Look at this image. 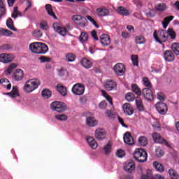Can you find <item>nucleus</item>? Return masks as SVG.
<instances>
[{
    "label": "nucleus",
    "mask_w": 179,
    "mask_h": 179,
    "mask_svg": "<svg viewBox=\"0 0 179 179\" xmlns=\"http://www.w3.org/2000/svg\"><path fill=\"white\" fill-rule=\"evenodd\" d=\"M138 143L141 146H146V145L148 143V138H146L145 136H140L138 138Z\"/></svg>",
    "instance_id": "obj_46"
},
{
    "label": "nucleus",
    "mask_w": 179,
    "mask_h": 179,
    "mask_svg": "<svg viewBox=\"0 0 179 179\" xmlns=\"http://www.w3.org/2000/svg\"><path fill=\"white\" fill-rule=\"evenodd\" d=\"M155 108L157 111H158L159 114L161 115H164L167 114V111H169V108L167 105L163 102H158L155 105Z\"/></svg>",
    "instance_id": "obj_8"
},
{
    "label": "nucleus",
    "mask_w": 179,
    "mask_h": 179,
    "mask_svg": "<svg viewBox=\"0 0 179 179\" xmlns=\"http://www.w3.org/2000/svg\"><path fill=\"white\" fill-rule=\"evenodd\" d=\"M166 9H167L166 3H161L156 6V10H158V12H164Z\"/></svg>",
    "instance_id": "obj_43"
},
{
    "label": "nucleus",
    "mask_w": 179,
    "mask_h": 179,
    "mask_svg": "<svg viewBox=\"0 0 179 179\" xmlns=\"http://www.w3.org/2000/svg\"><path fill=\"white\" fill-rule=\"evenodd\" d=\"M48 52V46L42 42H39L38 47V54H45Z\"/></svg>",
    "instance_id": "obj_21"
},
{
    "label": "nucleus",
    "mask_w": 179,
    "mask_h": 179,
    "mask_svg": "<svg viewBox=\"0 0 179 179\" xmlns=\"http://www.w3.org/2000/svg\"><path fill=\"white\" fill-rule=\"evenodd\" d=\"M145 15L148 17H155L156 16V10L148 9L145 11Z\"/></svg>",
    "instance_id": "obj_48"
},
{
    "label": "nucleus",
    "mask_w": 179,
    "mask_h": 179,
    "mask_svg": "<svg viewBox=\"0 0 179 179\" xmlns=\"http://www.w3.org/2000/svg\"><path fill=\"white\" fill-rule=\"evenodd\" d=\"M145 43H146V40H145V37L141 35L136 36V44H145Z\"/></svg>",
    "instance_id": "obj_49"
},
{
    "label": "nucleus",
    "mask_w": 179,
    "mask_h": 179,
    "mask_svg": "<svg viewBox=\"0 0 179 179\" xmlns=\"http://www.w3.org/2000/svg\"><path fill=\"white\" fill-rule=\"evenodd\" d=\"M117 157H124L125 156V152L122 150H119L116 152Z\"/></svg>",
    "instance_id": "obj_62"
},
{
    "label": "nucleus",
    "mask_w": 179,
    "mask_h": 179,
    "mask_svg": "<svg viewBox=\"0 0 179 179\" xmlns=\"http://www.w3.org/2000/svg\"><path fill=\"white\" fill-rule=\"evenodd\" d=\"M76 59V55L72 52L66 54L65 61L66 62H73Z\"/></svg>",
    "instance_id": "obj_30"
},
{
    "label": "nucleus",
    "mask_w": 179,
    "mask_h": 179,
    "mask_svg": "<svg viewBox=\"0 0 179 179\" xmlns=\"http://www.w3.org/2000/svg\"><path fill=\"white\" fill-rule=\"evenodd\" d=\"M38 86H40V80L37 78L30 79L25 83L24 91L25 93H31V92H34Z\"/></svg>",
    "instance_id": "obj_2"
},
{
    "label": "nucleus",
    "mask_w": 179,
    "mask_h": 179,
    "mask_svg": "<svg viewBox=\"0 0 179 179\" xmlns=\"http://www.w3.org/2000/svg\"><path fill=\"white\" fill-rule=\"evenodd\" d=\"M124 170L127 171V173H132V171H135V162L130 161L127 162L124 165Z\"/></svg>",
    "instance_id": "obj_15"
},
{
    "label": "nucleus",
    "mask_w": 179,
    "mask_h": 179,
    "mask_svg": "<svg viewBox=\"0 0 179 179\" xmlns=\"http://www.w3.org/2000/svg\"><path fill=\"white\" fill-rule=\"evenodd\" d=\"M17 9H18L17 7L14 8L13 13L11 15V17H13V19H16L17 16H21L20 13H19V10Z\"/></svg>",
    "instance_id": "obj_55"
},
{
    "label": "nucleus",
    "mask_w": 179,
    "mask_h": 179,
    "mask_svg": "<svg viewBox=\"0 0 179 179\" xmlns=\"http://www.w3.org/2000/svg\"><path fill=\"white\" fill-rule=\"evenodd\" d=\"M134 157L138 163H145L148 160V153L143 149L138 148L134 152Z\"/></svg>",
    "instance_id": "obj_3"
},
{
    "label": "nucleus",
    "mask_w": 179,
    "mask_h": 179,
    "mask_svg": "<svg viewBox=\"0 0 179 179\" xmlns=\"http://www.w3.org/2000/svg\"><path fill=\"white\" fill-rule=\"evenodd\" d=\"M96 12L98 17H106L107 16H111L110 10L106 7L96 8Z\"/></svg>",
    "instance_id": "obj_10"
},
{
    "label": "nucleus",
    "mask_w": 179,
    "mask_h": 179,
    "mask_svg": "<svg viewBox=\"0 0 179 179\" xmlns=\"http://www.w3.org/2000/svg\"><path fill=\"white\" fill-rule=\"evenodd\" d=\"M80 64L82 66L85 68L86 69H89L93 66V63H92L88 59L83 58L82 59Z\"/></svg>",
    "instance_id": "obj_25"
},
{
    "label": "nucleus",
    "mask_w": 179,
    "mask_h": 179,
    "mask_svg": "<svg viewBox=\"0 0 179 179\" xmlns=\"http://www.w3.org/2000/svg\"><path fill=\"white\" fill-rule=\"evenodd\" d=\"M143 95L145 97V100L148 101H153L155 96H153V92L150 88H144L143 89Z\"/></svg>",
    "instance_id": "obj_11"
},
{
    "label": "nucleus",
    "mask_w": 179,
    "mask_h": 179,
    "mask_svg": "<svg viewBox=\"0 0 179 179\" xmlns=\"http://www.w3.org/2000/svg\"><path fill=\"white\" fill-rule=\"evenodd\" d=\"M24 76V73L22 71V69H17L13 73V80H17V82H19L23 79Z\"/></svg>",
    "instance_id": "obj_16"
},
{
    "label": "nucleus",
    "mask_w": 179,
    "mask_h": 179,
    "mask_svg": "<svg viewBox=\"0 0 179 179\" xmlns=\"http://www.w3.org/2000/svg\"><path fill=\"white\" fill-rule=\"evenodd\" d=\"M87 40H89V34L86 32H81L79 36V41L83 44V43H86Z\"/></svg>",
    "instance_id": "obj_37"
},
{
    "label": "nucleus",
    "mask_w": 179,
    "mask_h": 179,
    "mask_svg": "<svg viewBox=\"0 0 179 179\" xmlns=\"http://www.w3.org/2000/svg\"><path fill=\"white\" fill-rule=\"evenodd\" d=\"M72 92L76 96H82L85 93V85L80 83L75 84L72 87Z\"/></svg>",
    "instance_id": "obj_5"
},
{
    "label": "nucleus",
    "mask_w": 179,
    "mask_h": 179,
    "mask_svg": "<svg viewBox=\"0 0 179 179\" xmlns=\"http://www.w3.org/2000/svg\"><path fill=\"white\" fill-rule=\"evenodd\" d=\"M95 138L98 141H103L106 138V131L103 129H96L95 131Z\"/></svg>",
    "instance_id": "obj_19"
},
{
    "label": "nucleus",
    "mask_w": 179,
    "mask_h": 179,
    "mask_svg": "<svg viewBox=\"0 0 179 179\" xmlns=\"http://www.w3.org/2000/svg\"><path fill=\"white\" fill-rule=\"evenodd\" d=\"M143 82L144 86H145L146 87L149 88L152 87V85L150 84V81H149V79H148V78H143Z\"/></svg>",
    "instance_id": "obj_60"
},
{
    "label": "nucleus",
    "mask_w": 179,
    "mask_h": 179,
    "mask_svg": "<svg viewBox=\"0 0 179 179\" xmlns=\"http://www.w3.org/2000/svg\"><path fill=\"white\" fill-rule=\"evenodd\" d=\"M13 61V55L8 53H3L0 55V62L3 64H9Z\"/></svg>",
    "instance_id": "obj_12"
},
{
    "label": "nucleus",
    "mask_w": 179,
    "mask_h": 179,
    "mask_svg": "<svg viewBox=\"0 0 179 179\" xmlns=\"http://www.w3.org/2000/svg\"><path fill=\"white\" fill-rule=\"evenodd\" d=\"M11 49L12 46L10 45L5 44L1 46V50H3V51H9Z\"/></svg>",
    "instance_id": "obj_61"
},
{
    "label": "nucleus",
    "mask_w": 179,
    "mask_h": 179,
    "mask_svg": "<svg viewBox=\"0 0 179 179\" xmlns=\"http://www.w3.org/2000/svg\"><path fill=\"white\" fill-rule=\"evenodd\" d=\"M86 122L88 127H96L97 124V120L93 117H87Z\"/></svg>",
    "instance_id": "obj_36"
},
{
    "label": "nucleus",
    "mask_w": 179,
    "mask_h": 179,
    "mask_svg": "<svg viewBox=\"0 0 179 179\" xmlns=\"http://www.w3.org/2000/svg\"><path fill=\"white\" fill-rule=\"evenodd\" d=\"M123 139L124 143H127V145H134V138L132 137V136H131V134L128 132L126 133L124 135Z\"/></svg>",
    "instance_id": "obj_22"
},
{
    "label": "nucleus",
    "mask_w": 179,
    "mask_h": 179,
    "mask_svg": "<svg viewBox=\"0 0 179 179\" xmlns=\"http://www.w3.org/2000/svg\"><path fill=\"white\" fill-rule=\"evenodd\" d=\"M122 108L124 114L127 115H132L134 114V108H132L131 104L126 103L123 104Z\"/></svg>",
    "instance_id": "obj_20"
},
{
    "label": "nucleus",
    "mask_w": 179,
    "mask_h": 179,
    "mask_svg": "<svg viewBox=\"0 0 179 179\" xmlns=\"http://www.w3.org/2000/svg\"><path fill=\"white\" fill-rule=\"evenodd\" d=\"M0 83L3 87H6L7 90H10V89H12V84H10V81L7 78H1L0 80Z\"/></svg>",
    "instance_id": "obj_26"
},
{
    "label": "nucleus",
    "mask_w": 179,
    "mask_h": 179,
    "mask_svg": "<svg viewBox=\"0 0 179 179\" xmlns=\"http://www.w3.org/2000/svg\"><path fill=\"white\" fill-rule=\"evenodd\" d=\"M52 27L55 31H57V33H59V34L63 37L66 36V33H68L66 28L59 27L58 23H54Z\"/></svg>",
    "instance_id": "obj_13"
},
{
    "label": "nucleus",
    "mask_w": 179,
    "mask_h": 179,
    "mask_svg": "<svg viewBox=\"0 0 179 179\" xmlns=\"http://www.w3.org/2000/svg\"><path fill=\"white\" fill-rule=\"evenodd\" d=\"M136 107H137L138 110H139V111H143V110H144L143 104L142 103V100H141V99H137L136 100Z\"/></svg>",
    "instance_id": "obj_52"
},
{
    "label": "nucleus",
    "mask_w": 179,
    "mask_h": 179,
    "mask_svg": "<svg viewBox=\"0 0 179 179\" xmlns=\"http://www.w3.org/2000/svg\"><path fill=\"white\" fill-rule=\"evenodd\" d=\"M0 34H2L3 36H5L6 37H9L12 36L13 33L10 31L9 29H0Z\"/></svg>",
    "instance_id": "obj_45"
},
{
    "label": "nucleus",
    "mask_w": 179,
    "mask_h": 179,
    "mask_svg": "<svg viewBox=\"0 0 179 179\" xmlns=\"http://www.w3.org/2000/svg\"><path fill=\"white\" fill-rule=\"evenodd\" d=\"M42 96L43 99H50V97H51L52 96L51 91H50V90L48 89L43 90L42 91Z\"/></svg>",
    "instance_id": "obj_47"
},
{
    "label": "nucleus",
    "mask_w": 179,
    "mask_h": 179,
    "mask_svg": "<svg viewBox=\"0 0 179 179\" xmlns=\"http://www.w3.org/2000/svg\"><path fill=\"white\" fill-rule=\"evenodd\" d=\"M5 15H6V8L5 4H3V1L0 0V20L2 17H4Z\"/></svg>",
    "instance_id": "obj_31"
},
{
    "label": "nucleus",
    "mask_w": 179,
    "mask_h": 179,
    "mask_svg": "<svg viewBox=\"0 0 179 179\" xmlns=\"http://www.w3.org/2000/svg\"><path fill=\"white\" fill-rule=\"evenodd\" d=\"M155 155L157 157H162L164 155V151L162 148L158 147L155 150Z\"/></svg>",
    "instance_id": "obj_51"
},
{
    "label": "nucleus",
    "mask_w": 179,
    "mask_h": 179,
    "mask_svg": "<svg viewBox=\"0 0 179 179\" xmlns=\"http://www.w3.org/2000/svg\"><path fill=\"white\" fill-rule=\"evenodd\" d=\"M152 164L155 170H157V171H159V173H163V171H164V166H163V164H162V163L155 162Z\"/></svg>",
    "instance_id": "obj_33"
},
{
    "label": "nucleus",
    "mask_w": 179,
    "mask_h": 179,
    "mask_svg": "<svg viewBox=\"0 0 179 179\" xmlns=\"http://www.w3.org/2000/svg\"><path fill=\"white\" fill-rule=\"evenodd\" d=\"M101 92L102 93V96L109 101L110 104H113L112 99L110 98V95L106 93V91L104 90H101Z\"/></svg>",
    "instance_id": "obj_53"
},
{
    "label": "nucleus",
    "mask_w": 179,
    "mask_h": 179,
    "mask_svg": "<svg viewBox=\"0 0 179 179\" xmlns=\"http://www.w3.org/2000/svg\"><path fill=\"white\" fill-rule=\"evenodd\" d=\"M103 150L105 152V153L107 155L108 153H110V152H111V145L110 144H108L106 145L104 148H103Z\"/></svg>",
    "instance_id": "obj_63"
},
{
    "label": "nucleus",
    "mask_w": 179,
    "mask_h": 179,
    "mask_svg": "<svg viewBox=\"0 0 179 179\" xmlns=\"http://www.w3.org/2000/svg\"><path fill=\"white\" fill-rule=\"evenodd\" d=\"M50 108L53 111H57V113H64L68 107L64 102L54 101L50 104Z\"/></svg>",
    "instance_id": "obj_4"
},
{
    "label": "nucleus",
    "mask_w": 179,
    "mask_h": 179,
    "mask_svg": "<svg viewBox=\"0 0 179 179\" xmlns=\"http://www.w3.org/2000/svg\"><path fill=\"white\" fill-rule=\"evenodd\" d=\"M6 26L10 29V30H13V31H17V29L13 26V20L12 18H8L6 21Z\"/></svg>",
    "instance_id": "obj_38"
},
{
    "label": "nucleus",
    "mask_w": 179,
    "mask_h": 179,
    "mask_svg": "<svg viewBox=\"0 0 179 179\" xmlns=\"http://www.w3.org/2000/svg\"><path fill=\"white\" fill-rule=\"evenodd\" d=\"M126 100L127 101H134L135 100V96L132 93H127L126 94Z\"/></svg>",
    "instance_id": "obj_58"
},
{
    "label": "nucleus",
    "mask_w": 179,
    "mask_h": 179,
    "mask_svg": "<svg viewBox=\"0 0 179 179\" xmlns=\"http://www.w3.org/2000/svg\"><path fill=\"white\" fill-rule=\"evenodd\" d=\"M39 27L41 30H45V31H48L50 30V26L45 21H42L39 23Z\"/></svg>",
    "instance_id": "obj_42"
},
{
    "label": "nucleus",
    "mask_w": 179,
    "mask_h": 179,
    "mask_svg": "<svg viewBox=\"0 0 179 179\" xmlns=\"http://www.w3.org/2000/svg\"><path fill=\"white\" fill-rule=\"evenodd\" d=\"M32 34L34 37H36L37 38H40V37H43V32H41L40 29L34 30Z\"/></svg>",
    "instance_id": "obj_57"
},
{
    "label": "nucleus",
    "mask_w": 179,
    "mask_h": 179,
    "mask_svg": "<svg viewBox=\"0 0 179 179\" xmlns=\"http://www.w3.org/2000/svg\"><path fill=\"white\" fill-rule=\"evenodd\" d=\"M82 19H83V17H82L81 15H74L72 17V20L73 22H74V23H76V24H79L80 26H82V27H85V26H86L85 24V23H82Z\"/></svg>",
    "instance_id": "obj_27"
},
{
    "label": "nucleus",
    "mask_w": 179,
    "mask_h": 179,
    "mask_svg": "<svg viewBox=\"0 0 179 179\" xmlns=\"http://www.w3.org/2000/svg\"><path fill=\"white\" fill-rule=\"evenodd\" d=\"M173 19H174V16L173 15H171L169 17H166L164 19V21L162 22L163 28L167 29V26H169V23H170L171 20H173Z\"/></svg>",
    "instance_id": "obj_34"
},
{
    "label": "nucleus",
    "mask_w": 179,
    "mask_h": 179,
    "mask_svg": "<svg viewBox=\"0 0 179 179\" xmlns=\"http://www.w3.org/2000/svg\"><path fill=\"white\" fill-rule=\"evenodd\" d=\"M152 139L155 143H161L162 145H165V146H167L168 148H170V143L167 142L166 139L162 138L160 136V134L158 133H153L152 134Z\"/></svg>",
    "instance_id": "obj_6"
},
{
    "label": "nucleus",
    "mask_w": 179,
    "mask_h": 179,
    "mask_svg": "<svg viewBox=\"0 0 179 179\" xmlns=\"http://www.w3.org/2000/svg\"><path fill=\"white\" fill-rule=\"evenodd\" d=\"M171 48L176 55H179V43H173L171 45Z\"/></svg>",
    "instance_id": "obj_44"
},
{
    "label": "nucleus",
    "mask_w": 179,
    "mask_h": 179,
    "mask_svg": "<svg viewBox=\"0 0 179 179\" xmlns=\"http://www.w3.org/2000/svg\"><path fill=\"white\" fill-rule=\"evenodd\" d=\"M117 12L121 16H129V11L124 6L117 7Z\"/></svg>",
    "instance_id": "obj_24"
},
{
    "label": "nucleus",
    "mask_w": 179,
    "mask_h": 179,
    "mask_svg": "<svg viewBox=\"0 0 179 179\" xmlns=\"http://www.w3.org/2000/svg\"><path fill=\"white\" fill-rule=\"evenodd\" d=\"M157 99L160 101H164L166 100V96H164V93L158 92L157 94Z\"/></svg>",
    "instance_id": "obj_59"
},
{
    "label": "nucleus",
    "mask_w": 179,
    "mask_h": 179,
    "mask_svg": "<svg viewBox=\"0 0 179 179\" xmlns=\"http://www.w3.org/2000/svg\"><path fill=\"white\" fill-rule=\"evenodd\" d=\"M55 118L58 120V121H66L68 120V116L65 114H59L55 115Z\"/></svg>",
    "instance_id": "obj_50"
},
{
    "label": "nucleus",
    "mask_w": 179,
    "mask_h": 179,
    "mask_svg": "<svg viewBox=\"0 0 179 179\" xmlns=\"http://www.w3.org/2000/svg\"><path fill=\"white\" fill-rule=\"evenodd\" d=\"M99 108H101L102 110L107 108V103L106 102V101H102L99 103Z\"/></svg>",
    "instance_id": "obj_64"
},
{
    "label": "nucleus",
    "mask_w": 179,
    "mask_h": 179,
    "mask_svg": "<svg viewBox=\"0 0 179 179\" xmlns=\"http://www.w3.org/2000/svg\"><path fill=\"white\" fill-rule=\"evenodd\" d=\"M131 90L135 93L137 96H141L142 94V91H141V89L138 85L136 84L131 85Z\"/></svg>",
    "instance_id": "obj_41"
},
{
    "label": "nucleus",
    "mask_w": 179,
    "mask_h": 179,
    "mask_svg": "<svg viewBox=\"0 0 179 179\" xmlns=\"http://www.w3.org/2000/svg\"><path fill=\"white\" fill-rule=\"evenodd\" d=\"M168 173L172 179H179L178 173H177V171H176L174 169L171 168L169 169L168 171Z\"/></svg>",
    "instance_id": "obj_39"
},
{
    "label": "nucleus",
    "mask_w": 179,
    "mask_h": 179,
    "mask_svg": "<svg viewBox=\"0 0 179 179\" xmlns=\"http://www.w3.org/2000/svg\"><path fill=\"white\" fill-rule=\"evenodd\" d=\"M164 58L167 62H173L175 59L174 53L171 50H166L164 53Z\"/></svg>",
    "instance_id": "obj_17"
},
{
    "label": "nucleus",
    "mask_w": 179,
    "mask_h": 179,
    "mask_svg": "<svg viewBox=\"0 0 179 179\" xmlns=\"http://www.w3.org/2000/svg\"><path fill=\"white\" fill-rule=\"evenodd\" d=\"M141 179H164V177L160 175L153 176L152 174V171H148L146 174L141 176Z\"/></svg>",
    "instance_id": "obj_14"
},
{
    "label": "nucleus",
    "mask_w": 179,
    "mask_h": 179,
    "mask_svg": "<svg viewBox=\"0 0 179 179\" xmlns=\"http://www.w3.org/2000/svg\"><path fill=\"white\" fill-rule=\"evenodd\" d=\"M17 67V64H15V63H12L8 68L6 70H5L4 71V75H6V76H9V75H10V73H12V72H13V69H15V68Z\"/></svg>",
    "instance_id": "obj_29"
},
{
    "label": "nucleus",
    "mask_w": 179,
    "mask_h": 179,
    "mask_svg": "<svg viewBox=\"0 0 179 179\" xmlns=\"http://www.w3.org/2000/svg\"><path fill=\"white\" fill-rule=\"evenodd\" d=\"M113 71L117 76H122L125 73V65L122 63H117L113 66Z\"/></svg>",
    "instance_id": "obj_7"
},
{
    "label": "nucleus",
    "mask_w": 179,
    "mask_h": 179,
    "mask_svg": "<svg viewBox=\"0 0 179 179\" xmlns=\"http://www.w3.org/2000/svg\"><path fill=\"white\" fill-rule=\"evenodd\" d=\"M46 11L48 12V15H50L53 19H57V16L55 15V13H54V11H52V7L51 6V4H47L45 6Z\"/></svg>",
    "instance_id": "obj_35"
},
{
    "label": "nucleus",
    "mask_w": 179,
    "mask_h": 179,
    "mask_svg": "<svg viewBox=\"0 0 179 179\" xmlns=\"http://www.w3.org/2000/svg\"><path fill=\"white\" fill-rule=\"evenodd\" d=\"M101 44L104 46L110 45L111 44V41L110 36L107 34H103L100 36Z\"/></svg>",
    "instance_id": "obj_18"
},
{
    "label": "nucleus",
    "mask_w": 179,
    "mask_h": 179,
    "mask_svg": "<svg viewBox=\"0 0 179 179\" xmlns=\"http://www.w3.org/2000/svg\"><path fill=\"white\" fill-rule=\"evenodd\" d=\"M57 90L60 93V94H62V96H66V94H68V91L66 90V87H65L64 86H63L61 84H58L57 85Z\"/></svg>",
    "instance_id": "obj_32"
},
{
    "label": "nucleus",
    "mask_w": 179,
    "mask_h": 179,
    "mask_svg": "<svg viewBox=\"0 0 179 179\" xmlns=\"http://www.w3.org/2000/svg\"><path fill=\"white\" fill-rule=\"evenodd\" d=\"M9 94L13 99H16V97L19 96V92H17V87H13V90L10 93H7Z\"/></svg>",
    "instance_id": "obj_40"
},
{
    "label": "nucleus",
    "mask_w": 179,
    "mask_h": 179,
    "mask_svg": "<svg viewBox=\"0 0 179 179\" xmlns=\"http://www.w3.org/2000/svg\"><path fill=\"white\" fill-rule=\"evenodd\" d=\"M86 17L89 22L92 23V24L96 27V29H99V25H97V22H96V20H94V18L92 17L90 15H86Z\"/></svg>",
    "instance_id": "obj_56"
},
{
    "label": "nucleus",
    "mask_w": 179,
    "mask_h": 179,
    "mask_svg": "<svg viewBox=\"0 0 179 179\" xmlns=\"http://www.w3.org/2000/svg\"><path fill=\"white\" fill-rule=\"evenodd\" d=\"M87 142L92 149H97V142L93 137H87Z\"/></svg>",
    "instance_id": "obj_28"
},
{
    "label": "nucleus",
    "mask_w": 179,
    "mask_h": 179,
    "mask_svg": "<svg viewBox=\"0 0 179 179\" xmlns=\"http://www.w3.org/2000/svg\"><path fill=\"white\" fill-rule=\"evenodd\" d=\"M169 36L171 37V40H176V34L174 29L172 28H169L167 31L161 29L157 32L155 31L153 34V37L159 44H163L169 40Z\"/></svg>",
    "instance_id": "obj_1"
},
{
    "label": "nucleus",
    "mask_w": 179,
    "mask_h": 179,
    "mask_svg": "<svg viewBox=\"0 0 179 179\" xmlns=\"http://www.w3.org/2000/svg\"><path fill=\"white\" fill-rule=\"evenodd\" d=\"M39 42H34L29 44V48L33 54H38Z\"/></svg>",
    "instance_id": "obj_23"
},
{
    "label": "nucleus",
    "mask_w": 179,
    "mask_h": 179,
    "mask_svg": "<svg viewBox=\"0 0 179 179\" xmlns=\"http://www.w3.org/2000/svg\"><path fill=\"white\" fill-rule=\"evenodd\" d=\"M131 59L132 61L134 66H138V55H131Z\"/></svg>",
    "instance_id": "obj_54"
},
{
    "label": "nucleus",
    "mask_w": 179,
    "mask_h": 179,
    "mask_svg": "<svg viewBox=\"0 0 179 179\" xmlns=\"http://www.w3.org/2000/svg\"><path fill=\"white\" fill-rule=\"evenodd\" d=\"M103 87L108 92L111 90H117V83L113 80H107L103 83Z\"/></svg>",
    "instance_id": "obj_9"
}]
</instances>
